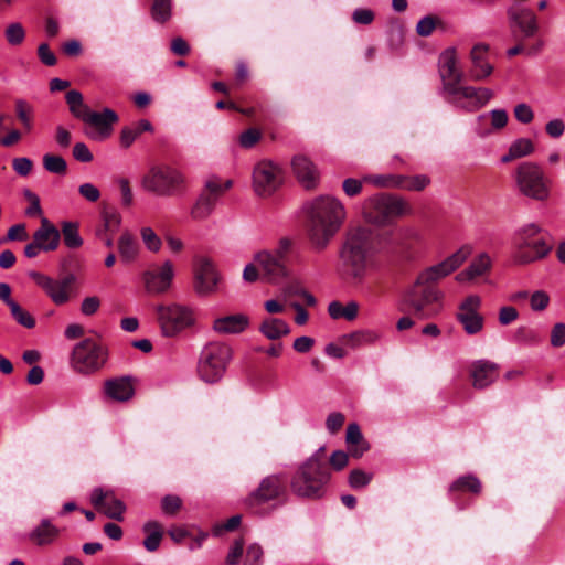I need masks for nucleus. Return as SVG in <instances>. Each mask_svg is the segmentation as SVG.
Returning <instances> with one entry per match:
<instances>
[{"instance_id": "51", "label": "nucleus", "mask_w": 565, "mask_h": 565, "mask_svg": "<svg viewBox=\"0 0 565 565\" xmlns=\"http://www.w3.org/2000/svg\"><path fill=\"white\" fill-rule=\"evenodd\" d=\"M262 138V132L256 128H249L239 135V145L245 149L253 148Z\"/></svg>"}, {"instance_id": "27", "label": "nucleus", "mask_w": 565, "mask_h": 565, "mask_svg": "<svg viewBox=\"0 0 565 565\" xmlns=\"http://www.w3.org/2000/svg\"><path fill=\"white\" fill-rule=\"evenodd\" d=\"M40 227L38 228V252H51L57 248L61 241L58 228L46 217H41Z\"/></svg>"}, {"instance_id": "50", "label": "nucleus", "mask_w": 565, "mask_h": 565, "mask_svg": "<svg viewBox=\"0 0 565 565\" xmlns=\"http://www.w3.org/2000/svg\"><path fill=\"white\" fill-rule=\"evenodd\" d=\"M182 507V500L178 495L168 494L161 500V509L167 515H175Z\"/></svg>"}, {"instance_id": "8", "label": "nucleus", "mask_w": 565, "mask_h": 565, "mask_svg": "<svg viewBox=\"0 0 565 565\" xmlns=\"http://www.w3.org/2000/svg\"><path fill=\"white\" fill-rule=\"evenodd\" d=\"M330 479L329 468H320L315 462L303 461L290 479V489L299 498L318 500L324 495Z\"/></svg>"}, {"instance_id": "19", "label": "nucleus", "mask_w": 565, "mask_h": 565, "mask_svg": "<svg viewBox=\"0 0 565 565\" xmlns=\"http://www.w3.org/2000/svg\"><path fill=\"white\" fill-rule=\"evenodd\" d=\"M220 276L214 264L206 257H199L194 264V289L200 295L214 292Z\"/></svg>"}, {"instance_id": "33", "label": "nucleus", "mask_w": 565, "mask_h": 565, "mask_svg": "<svg viewBox=\"0 0 565 565\" xmlns=\"http://www.w3.org/2000/svg\"><path fill=\"white\" fill-rule=\"evenodd\" d=\"M140 250L137 238L129 232H124L118 239L120 259L125 263L134 262Z\"/></svg>"}, {"instance_id": "22", "label": "nucleus", "mask_w": 565, "mask_h": 565, "mask_svg": "<svg viewBox=\"0 0 565 565\" xmlns=\"http://www.w3.org/2000/svg\"><path fill=\"white\" fill-rule=\"evenodd\" d=\"M136 379L130 375L113 377L105 382V394L116 402H127L135 395Z\"/></svg>"}, {"instance_id": "52", "label": "nucleus", "mask_w": 565, "mask_h": 565, "mask_svg": "<svg viewBox=\"0 0 565 565\" xmlns=\"http://www.w3.org/2000/svg\"><path fill=\"white\" fill-rule=\"evenodd\" d=\"M550 303V296L543 290L533 292L530 297V305L534 311H543Z\"/></svg>"}, {"instance_id": "11", "label": "nucleus", "mask_w": 565, "mask_h": 565, "mask_svg": "<svg viewBox=\"0 0 565 565\" xmlns=\"http://www.w3.org/2000/svg\"><path fill=\"white\" fill-rule=\"evenodd\" d=\"M107 359V348L97 339L86 338L74 347L71 363L76 372L90 374L99 371Z\"/></svg>"}, {"instance_id": "58", "label": "nucleus", "mask_w": 565, "mask_h": 565, "mask_svg": "<svg viewBox=\"0 0 565 565\" xmlns=\"http://www.w3.org/2000/svg\"><path fill=\"white\" fill-rule=\"evenodd\" d=\"M344 420L345 417L342 413H331L326 420L327 429L329 430L330 434H335L342 428Z\"/></svg>"}, {"instance_id": "18", "label": "nucleus", "mask_w": 565, "mask_h": 565, "mask_svg": "<svg viewBox=\"0 0 565 565\" xmlns=\"http://www.w3.org/2000/svg\"><path fill=\"white\" fill-rule=\"evenodd\" d=\"M90 502L95 509L103 512L109 519L116 521L124 520L126 505L111 490L95 488L90 494Z\"/></svg>"}, {"instance_id": "24", "label": "nucleus", "mask_w": 565, "mask_h": 565, "mask_svg": "<svg viewBox=\"0 0 565 565\" xmlns=\"http://www.w3.org/2000/svg\"><path fill=\"white\" fill-rule=\"evenodd\" d=\"M472 66L470 76L475 81H483L491 75L493 66L489 62V46L483 43L476 44L470 51Z\"/></svg>"}, {"instance_id": "9", "label": "nucleus", "mask_w": 565, "mask_h": 565, "mask_svg": "<svg viewBox=\"0 0 565 565\" xmlns=\"http://www.w3.org/2000/svg\"><path fill=\"white\" fill-rule=\"evenodd\" d=\"M142 188L159 196H177L185 190L184 175L168 164L151 167L141 180Z\"/></svg>"}, {"instance_id": "6", "label": "nucleus", "mask_w": 565, "mask_h": 565, "mask_svg": "<svg viewBox=\"0 0 565 565\" xmlns=\"http://www.w3.org/2000/svg\"><path fill=\"white\" fill-rule=\"evenodd\" d=\"M543 228L536 223L519 227L512 237L513 259L516 264L526 265L545 258L552 250L542 235Z\"/></svg>"}, {"instance_id": "28", "label": "nucleus", "mask_w": 565, "mask_h": 565, "mask_svg": "<svg viewBox=\"0 0 565 565\" xmlns=\"http://www.w3.org/2000/svg\"><path fill=\"white\" fill-rule=\"evenodd\" d=\"M248 323V317L243 313L227 315L214 320L213 330L220 334H237L242 333Z\"/></svg>"}, {"instance_id": "47", "label": "nucleus", "mask_w": 565, "mask_h": 565, "mask_svg": "<svg viewBox=\"0 0 565 565\" xmlns=\"http://www.w3.org/2000/svg\"><path fill=\"white\" fill-rule=\"evenodd\" d=\"M10 311L12 317L19 324L29 329L35 326L34 318L28 311H25L18 302L12 303V306L10 307Z\"/></svg>"}, {"instance_id": "3", "label": "nucleus", "mask_w": 565, "mask_h": 565, "mask_svg": "<svg viewBox=\"0 0 565 565\" xmlns=\"http://www.w3.org/2000/svg\"><path fill=\"white\" fill-rule=\"evenodd\" d=\"M345 209L335 198L321 195L308 209L307 234L313 248L323 250L341 228Z\"/></svg>"}, {"instance_id": "56", "label": "nucleus", "mask_w": 565, "mask_h": 565, "mask_svg": "<svg viewBox=\"0 0 565 565\" xmlns=\"http://www.w3.org/2000/svg\"><path fill=\"white\" fill-rule=\"evenodd\" d=\"M491 126L495 130L503 129L509 120L508 113L504 109H493L489 113Z\"/></svg>"}, {"instance_id": "40", "label": "nucleus", "mask_w": 565, "mask_h": 565, "mask_svg": "<svg viewBox=\"0 0 565 565\" xmlns=\"http://www.w3.org/2000/svg\"><path fill=\"white\" fill-rule=\"evenodd\" d=\"M102 217L104 227L97 232L99 237H103L107 232H115L121 223V216L117 210L107 205L103 207Z\"/></svg>"}, {"instance_id": "12", "label": "nucleus", "mask_w": 565, "mask_h": 565, "mask_svg": "<svg viewBox=\"0 0 565 565\" xmlns=\"http://www.w3.org/2000/svg\"><path fill=\"white\" fill-rule=\"evenodd\" d=\"M291 246V239L284 237L279 241L274 252L262 250L255 255L254 259L259 266L266 281L279 282L289 276L286 263Z\"/></svg>"}, {"instance_id": "49", "label": "nucleus", "mask_w": 565, "mask_h": 565, "mask_svg": "<svg viewBox=\"0 0 565 565\" xmlns=\"http://www.w3.org/2000/svg\"><path fill=\"white\" fill-rule=\"evenodd\" d=\"M372 480V475L363 471L362 469H353L349 475V484L354 488H363Z\"/></svg>"}, {"instance_id": "29", "label": "nucleus", "mask_w": 565, "mask_h": 565, "mask_svg": "<svg viewBox=\"0 0 565 565\" xmlns=\"http://www.w3.org/2000/svg\"><path fill=\"white\" fill-rule=\"evenodd\" d=\"M491 264L489 255L487 253H481L465 270L457 274L456 280L458 282H465L481 277L491 269Z\"/></svg>"}, {"instance_id": "39", "label": "nucleus", "mask_w": 565, "mask_h": 565, "mask_svg": "<svg viewBox=\"0 0 565 565\" xmlns=\"http://www.w3.org/2000/svg\"><path fill=\"white\" fill-rule=\"evenodd\" d=\"M395 180L397 181L394 183L396 188L408 191H422L430 182L429 178L426 175H397Z\"/></svg>"}, {"instance_id": "62", "label": "nucleus", "mask_w": 565, "mask_h": 565, "mask_svg": "<svg viewBox=\"0 0 565 565\" xmlns=\"http://www.w3.org/2000/svg\"><path fill=\"white\" fill-rule=\"evenodd\" d=\"M243 550H244V541H243V539H237L234 542L233 546L231 547L230 553L227 554L226 564L227 565L238 564V562L243 555Z\"/></svg>"}, {"instance_id": "46", "label": "nucleus", "mask_w": 565, "mask_h": 565, "mask_svg": "<svg viewBox=\"0 0 565 565\" xmlns=\"http://www.w3.org/2000/svg\"><path fill=\"white\" fill-rule=\"evenodd\" d=\"M64 243L68 248H78L83 245V239L78 234L77 225L72 222H64L62 227Z\"/></svg>"}, {"instance_id": "5", "label": "nucleus", "mask_w": 565, "mask_h": 565, "mask_svg": "<svg viewBox=\"0 0 565 565\" xmlns=\"http://www.w3.org/2000/svg\"><path fill=\"white\" fill-rule=\"evenodd\" d=\"M288 499L287 477L273 473L264 477L244 499L245 509L258 516H266L284 505Z\"/></svg>"}, {"instance_id": "26", "label": "nucleus", "mask_w": 565, "mask_h": 565, "mask_svg": "<svg viewBox=\"0 0 565 565\" xmlns=\"http://www.w3.org/2000/svg\"><path fill=\"white\" fill-rule=\"evenodd\" d=\"M118 119V115L114 110L105 108L102 113L88 109L81 120L96 128L99 135L107 137L113 130V125Z\"/></svg>"}, {"instance_id": "36", "label": "nucleus", "mask_w": 565, "mask_h": 565, "mask_svg": "<svg viewBox=\"0 0 565 565\" xmlns=\"http://www.w3.org/2000/svg\"><path fill=\"white\" fill-rule=\"evenodd\" d=\"M534 151V143L527 138L516 139L511 143L508 153H505L501 161L503 163L511 162L519 158L531 154Z\"/></svg>"}, {"instance_id": "32", "label": "nucleus", "mask_w": 565, "mask_h": 565, "mask_svg": "<svg viewBox=\"0 0 565 565\" xmlns=\"http://www.w3.org/2000/svg\"><path fill=\"white\" fill-rule=\"evenodd\" d=\"M544 42L542 38H520L518 43L508 50L510 57L516 55L533 56L542 51Z\"/></svg>"}, {"instance_id": "34", "label": "nucleus", "mask_w": 565, "mask_h": 565, "mask_svg": "<svg viewBox=\"0 0 565 565\" xmlns=\"http://www.w3.org/2000/svg\"><path fill=\"white\" fill-rule=\"evenodd\" d=\"M153 127L147 119H141L131 126H126L120 132V145L122 148H129L134 141L145 131H152Z\"/></svg>"}, {"instance_id": "60", "label": "nucleus", "mask_w": 565, "mask_h": 565, "mask_svg": "<svg viewBox=\"0 0 565 565\" xmlns=\"http://www.w3.org/2000/svg\"><path fill=\"white\" fill-rule=\"evenodd\" d=\"M345 441L348 445L366 443L358 424H349V426L347 427Z\"/></svg>"}, {"instance_id": "35", "label": "nucleus", "mask_w": 565, "mask_h": 565, "mask_svg": "<svg viewBox=\"0 0 565 565\" xmlns=\"http://www.w3.org/2000/svg\"><path fill=\"white\" fill-rule=\"evenodd\" d=\"M511 21L516 25L525 35H533L540 29L536 23L534 13L530 10H520L511 12Z\"/></svg>"}, {"instance_id": "7", "label": "nucleus", "mask_w": 565, "mask_h": 565, "mask_svg": "<svg viewBox=\"0 0 565 565\" xmlns=\"http://www.w3.org/2000/svg\"><path fill=\"white\" fill-rule=\"evenodd\" d=\"M412 213L411 205L402 198L390 193H376L362 204V215L374 225H388L394 220Z\"/></svg>"}, {"instance_id": "44", "label": "nucleus", "mask_w": 565, "mask_h": 565, "mask_svg": "<svg viewBox=\"0 0 565 565\" xmlns=\"http://www.w3.org/2000/svg\"><path fill=\"white\" fill-rule=\"evenodd\" d=\"M150 13L156 22L166 23L171 18L172 0H153Z\"/></svg>"}, {"instance_id": "45", "label": "nucleus", "mask_w": 565, "mask_h": 565, "mask_svg": "<svg viewBox=\"0 0 565 565\" xmlns=\"http://www.w3.org/2000/svg\"><path fill=\"white\" fill-rule=\"evenodd\" d=\"M42 163L44 169L57 175H64L67 172L65 159L58 154L46 153L43 156Z\"/></svg>"}, {"instance_id": "41", "label": "nucleus", "mask_w": 565, "mask_h": 565, "mask_svg": "<svg viewBox=\"0 0 565 565\" xmlns=\"http://www.w3.org/2000/svg\"><path fill=\"white\" fill-rule=\"evenodd\" d=\"M60 535V529L51 523L49 519H43L38 524V546L52 544Z\"/></svg>"}, {"instance_id": "30", "label": "nucleus", "mask_w": 565, "mask_h": 565, "mask_svg": "<svg viewBox=\"0 0 565 565\" xmlns=\"http://www.w3.org/2000/svg\"><path fill=\"white\" fill-rule=\"evenodd\" d=\"M259 332L268 340L276 341L290 333L289 324L278 318L267 317L263 319Z\"/></svg>"}, {"instance_id": "61", "label": "nucleus", "mask_w": 565, "mask_h": 565, "mask_svg": "<svg viewBox=\"0 0 565 565\" xmlns=\"http://www.w3.org/2000/svg\"><path fill=\"white\" fill-rule=\"evenodd\" d=\"M551 344L561 348L565 344V323L558 322L554 324L551 331Z\"/></svg>"}, {"instance_id": "64", "label": "nucleus", "mask_w": 565, "mask_h": 565, "mask_svg": "<svg viewBox=\"0 0 565 565\" xmlns=\"http://www.w3.org/2000/svg\"><path fill=\"white\" fill-rule=\"evenodd\" d=\"M349 462V455L342 450L334 451L329 460V468L339 471L342 470Z\"/></svg>"}, {"instance_id": "20", "label": "nucleus", "mask_w": 565, "mask_h": 565, "mask_svg": "<svg viewBox=\"0 0 565 565\" xmlns=\"http://www.w3.org/2000/svg\"><path fill=\"white\" fill-rule=\"evenodd\" d=\"M173 276V264L166 260L162 266L146 270L142 279L148 292L162 294L170 288Z\"/></svg>"}, {"instance_id": "23", "label": "nucleus", "mask_w": 565, "mask_h": 565, "mask_svg": "<svg viewBox=\"0 0 565 565\" xmlns=\"http://www.w3.org/2000/svg\"><path fill=\"white\" fill-rule=\"evenodd\" d=\"M470 376L472 386L477 390H483L495 382L499 376V366L487 360L476 361L470 367Z\"/></svg>"}, {"instance_id": "25", "label": "nucleus", "mask_w": 565, "mask_h": 565, "mask_svg": "<svg viewBox=\"0 0 565 565\" xmlns=\"http://www.w3.org/2000/svg\"><path fill=\"white\" fill-rule=\"evenodd\" d=\"M291 167L296 178L305 188L312 189L316 186L318 171L309 158L297 154L291 161Z\"/></svg>"}, {"instance_id": "4", "label": "nucleus", "mask_w": 565, "mask_h": 565, "mask_svg": "<svg viewBox=\"0 0 565 565\" xmlns=\"http://www.w3.org/2000/svg\"><path fill=\"white\" fill-rule=\"evenodd\" d=\"M374 233L365 227H356L348 232L340 250V258L348 275L362 281L371 257L375 253Z\"/></svg>"}, {"instance_id": "14", "label": "nucleus", "mask_w": 565, "mask_h": 565, "mask_svg": "<svg viewBox=\"0 0 565 565\" xmlns=\"http://www.w3.org/2000/svg\"><path fill=\"white\" fill-rule=\"evenodd\" d=\"M232 181L222 182L220 179H210L191 210L195 220L206 218L214 210L218 199L232 186Z\"/></svg>"}, {"instance_id": "21", "label": "nucleus", "mask_w": 565, "mask_h": 565, "mask_svg": "<svg viewBox=\"0 0 565 565\" xmlns=\"http://www.w3.org/2000/svg\"><path fill=\"white\" fill-rule=\"evenodd\" d=\"M74 281L75 277L73 275H68L62 280H52L38 274V285L42 286L56 305H63L68 301Z\"/></svg>"}, {"instance_id": "17", "label": "nucleus", "mask_w": 565, "mask_h": 565, "mask_svg": "<svg viewBox=\"0 0 565 565\" xmlns=\"http://www.w3.org/2000/svg\"><path fill=\"white\" fill-rule=\"evenodd\" d=\"M481 298L478 295L467 296L458 306L457 321L468 335H475L482 331L484 317L480 313Z\"/></svg>"}, {"instance_id": "13", "label": "nucleus", "mask_w": 565, "mask_h": 565, "mask_svg": "<svg viewBox=\"0 0 565 565\" xmlns=\"http://www.w3.org/2000/svg\"><path fill=\"white\" fill-rule=\"evenodd\" d=\"M515 181L520 192L531 199L543 201L548 196V188L543 170L534 162L518 166Z\"/></svg>"}, {"instance_id": "10", "label": "nucleus", "mask_w": 565, "mask_h": 565, "mask_svg": "<svg viewBox=\"0 0 565 565\" xmlns=\"http://www.w3.org/2000/svg\"><path fill=\"white\" fill-rule=\"evenodd\" d=\"M232 358V349L221 342H210L201 351L196 372L200 380L213 384L218 382Z\"/></svg>"}, {"instance_id": "54", "label": "nucleus", "mask_w": 565, "mask_h": 565, "mask_svg": "<svg viewBox=\"0 0 565 565\" xmlns=\"http://www.w3.org/2000/svg\"><path fill=\"white\" fill-rule=\"evenodd\" d=\"M514 117L521 124H530L534 118V113L527 104H518L514 107Z\"/></svg>"}, {"instance_id": "2", "label": "nucleus", "mask_w": 565, "mask_h": 565, "mask_svg": "<svg viewBox=\"0 0 565 565\" xmlns=\"http://www.w3.org/2000/svg\"><path fill=\"white\" fill-rule=\"evenodd\" d=\"M439 75L443 83L444 98L468 111L482 108L492 97L493 92L486 87H472L462 84L465 74L458 66L455 47H448L439 57Z\"/></svg>"}, {"instance_id": "63", "label": "nucleus", "mask_w": 565, "mask_h": 565, "mask_svg": "<svg viewBox=\"0 0 565 565\" xmlns=\"http://www.w3.org/2000/svg\"><path fill=\"white\" fill-rule=\"evenodd\" d=\"M78 193L89 202H97L100 198V191L93 183L81 184Z\"/></svg>"}, {"instance_id": "31", "label": "nucleus", "mask_w": 565, "mask_h": 565, "mask_svg": "<svg viewBox=\"0 0 565 565\" xmlns=\"http://www.w3.org/2000/svg\"><path fill=\"white\" fill-rule=\"evenodd\" d=\"M418 35H430L433 32L450 33L454 32L452 25L443 18L434 14L424 17L416 26Z\"/></svg>"}, {"instance_id": "55", "label": "nucleus", "mask_w": 565, "mask_h": 565, "mask_svg": "<svg viewBox=\"0 0 565 565\" xmlns=\"http://www.w3.org/2000/svg\"><path fill=\"white\" fill-rule=\"evenodd\" d=\"M342 190L345 195L354 198L363 190V182L354 178H348L342 182Z\"/></svg>"}, {"instance_id": "53", "label": "nucleus", "mask_w": 565, "mask_h": 565, "mask_svg": "<svg viewBox=\"0 0 565 565\" xmlns=\"http://www.w3.org/2000/svg\"><path fill=\"white\" fill-rule=\"evenodd\" d=\"M374 12L366 8H358L352 13V20L356 24L369 25L374 21Z\"/></svg>"}, {"instance_id": "43", "label": "nucleus", "mask_w": 565, "mask_h": 565, "mask_svg": "<svg viewBox=\"0 0 565 565\" xmlns=\"http://www.w3.org/2000/svg\"><path fill=\"white\" fill-rule=\"evenodd\" d=\"M66 103L70 107L72 115L78 119H82L86 111L89 109L83 103V95L81 92L72 89L66 93Z\"/></svg>"}, {"instance_id": "15", "label": "nucleus", "mask_w": 565, "mask_h": 565, "mask_svg": "<svg viewBox=\"0 0 565 565\" xmlns=\"http://www.w3.org/2000/svg\"><path fill=\"white\" fill-rule=\"evenodd\" d=\"M157 318L166 337H174L191 324L190 311L180 305H159Z\"/></svg>"}, {"instance_id": "37", "label": "nucleus", "mask_w": 565, "mask_h": 565, "mask_svg": "<svg viewBox=\"0 0 565 565\" xmlns=\"http://www.w3.org/2000/svg\"><path fill=\"white\" fill-rule=\"evenodd\" d=\"M143 532L147 537L143 540V546L148 552H154L159 548L163 531L162 526L157 521H149L143 525Z\"/></svg>"}, {"instance_id": "38", "label": "nucleus", "mask_w": 565, "mask_h": 565, "mask_svg": "<svg viewBox=\"0 0 565 565\" xmlns=\"http://www.w3.org/2000/svg\"><path fill=\"white\" fill-rule=\"evenodd\" d=\"M328 312L333 319L343 318L348 321H352L356 318L359 312V305L354 301L343 306L339 301H332L328 307Z\"/></svg>"}, {"instance_id": "48", "label": "nucleus", "mask_w": 565, "mask_h": 565, "mask_svg": "<svg viewBox=\"0 0 565 565\" xmlns=\"http://www.w3.org/2000/svg\"><path fill=\"white\" fill-rule=\"evenodd\" d=\"M140 235L149 250L158 252L161 248V239L151 227H142L140 231Z\"/></svg>"}, {"instance_id": "57", "label": "nucleus", "mask_w": 565, "mask_h": 565, "mask_svg": "<svg viewBox=\"0 0 565 565\" xmlns=\"http://www.w3.org/2000/svg\"><path fill=\"white\" fill-rule=\"evenodd\" d=\"M263 557V548L258 544H252L247 547L244 565H259Z\"/></svg>"}, {"instance_id": "42", "label": "nucleus", "mask_w": 565, "mask_h": 565, "mask_svg": "<svg viewBox=\"0 0 565 565\" xmlns=\"http://www.w3.org/2000/svg\"><path fill=\"white\" fill-rule=\"evenodd\" d=\"M449 491H469L472 493H479L481 491V482L477 477L472 475L462 476L451 483Z\"/></svg>"}, {"instance_id": "1", "label": "nucleus", "mask_w": 565, "mask_h": 565, "mask_svg": "<svg viewBox=\"0 0 565 565\" xmlns=\"http://www.w3.org/2000/svg\"><path fill=\"white\" fill-rule=\"evenodd\" d=\"M470 254L471 247L462 246L441 263L422 271L414 285L404 292L399 310L413 312L419 319L437 316L441 310L443 292L435 284L456 271Z\"/></svg>"}, {"instance_id": "16", "label": "nucleus", "mask_w": 565, "mask_h": 565, "mask_svg": "<svg viewBox=\"0 0 565 565\" xmlns=\"http://www.w3.org/2000/svg\"><path fill=\"white\" fill-rule=\"evenodd\" d=\"M282 183V172L269 160L258 162L253 172V186L257 195L269 196Z\"/></svg>"}, {"instance_id": "59", "label": "nucleus", "mask_w": 565, "mask_h": 565, "mask_svg": "<svg viewBox=\"0 0 565 565\" xmlns=\"http://www.w3.org/2000/svg\"><path fill=\"white\" fill-rule=\"evenodd\" d=\"M29 238L25 224L19 223L8 230L6 241H26Z\"/></svg>"}]
</instances>
